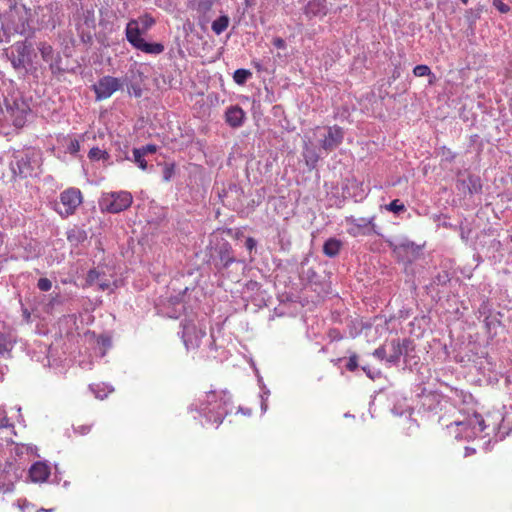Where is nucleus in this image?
I'll list each match as a JSON object with an SVG mask.
<instances>
[{
	"mask_svg": "<svg viewBox=\"0 0 512 512\" xmlns=\"http://www.w3.org/2000/svg\"><path fill=\"white\" fill-rule=\"evenodd\" d=\"M231 404V395L226 390L206 392L197 402L189 406V411H196L200 417L205 418L206 423L216 424L223 422Z\"/></svg>",
	"mask_w": 512,
	"mask_h": 512,
	"instance_id": "1",
	"label": "nucleus"
},
{
	"mask_svg": "<svg viewBox=\"0 0 512 512\" xmlns=\"http://www.w3.org/2000/svg\"><path fill=\"white\" fill-rule=\"evenodd\" d=\"M456 439L470 438L485 430V421L480 414H473L463 421H455L447 426Z\"/></svg>",
	"mask_w": 512,
	"mask_h": 512,
	"instance_id": "2",
	"label": "nucleus"
},
{
	"mask_svg": "<svg viewBox=\"0 0 512 512\" xmlns=\"http://www.w3.org/2000/svg\"><path fill=\"white\" fill-rule=\"evenodd\" d=\"M387 244L395 257L405 264L413 263L419 259L422 254V246L417 245L406 237L399 238L395 241L388 240Z\"/></svg>",
	"mask_w": 512,
	"mask_h": 512,
	"instance_id": "3",
	"label": "nucleus"
},
{
	"mask_svg": "<svg viewBox=\"0 0 512 512\" xmlns=\"http://www.w3.org/2000/svg\"><path fill=\"white\" fill-rule=\"evenodd\" d=\"M7 118H9L16 128H22L30 113L29 104L20 96H11L4 99Z\"/></svg>",
	"mask_w": 512,
	"mask_h": 512,
	"instance_id": "4",
	"label": "nucleus"
},
{
	"mask_svg": "<svg viewBox=\"0 0 512 512\" xmlns=\"http://www.w3.org/2000/svg\"><path fill=\"white\" fill-rule=\"evenodd\" d=\"M132 195L127 191L104 193L99 201L102 211L120 213L132 204Z\"/></svg>",
	"mask_w": 512,
	"mask_h": 512,
	"instance_id": "5",
	"label": "nucleus"
},
{
	"mask_svg": "<svg viewBox=\"0 0 512 512\" xmlns=\"http://www.w3.org/2000/svg\"><path fill=\"white\" fill-rule=\"evenodd\" d=\"M59 203L55 204V210L62 217H68L75 213L82 203V193L78 188H68L60 193Z\"/></svg>",
	"mask_w": 512,
	"mask_h": 512,
	"instance_id": "6",
	"label": "nucleus"
},
{
	"mask_svg": "<svg viewBox=\"0 0 512 512\" xmlns=\"http://www.w3.org/2000/svg\"><path fill=\"white\" fill-rule=\"evenodd\" d=\"M24 468L13 461H6L0 467V491L11 492L14 484L22 477Z\"/></svg>",
	"mask_w": 512,
	"mask_h": 512,
	"instance_id": "7",
	"label": "nucleus"
},
{
	"mask_svg": "<svg viewBox=\"0 0 512 512\" xmlns=\"http://www.w3.org/2000/svg\"><path fill=\"white\" fill-rule=\"evenodd\" d=\"M318 134L320 148L326 153L338 148L344 139V131L337 125L318 129Z\"/></svg>",
	"mask_w": 512,
	"mask_h": 512,
	"instance_id": "8",
	"label": "nucleus"
},
{
	"mask_svg": "<svg viewBox=\"0 0 512 512\" xmlns=\"http://www.w3.org/2000/svg\"><path fill=\"white\" fill-rule=\"evenodd\" d=\"M181 338L187 350L199 347L201 339L206 335L205 328L197 327L192 319L181 321Z\"/></svg>",
	"mask_w": 512,
	"mask_h": 512,
	"instance_id": "9",
	"label": "nucleus"
},
{
	"mask_svg": "<svg viewBox=\"0 0 512 512\" xmlns=\"http://www.w3.org/2000/svg\"><path fill=\"white\" fill-rule=\"evenodd\" d=\"M36 161L33 159V153L23 151L14 154L10 167L14 176L26 178L34 172Z\"/></svg>",
	"mask_w": 512,
	"mask_h": 512,
	"instance_id": "10",
	"label": "nucleus"
},
{
	"mask_svg": "<svg viewBox=\"0 0 512 512\" xmlns=\"http://www.w3.org/2000/svg\"><path fill=\"white\" fill-rule=\"evenodd\" d=\"M123 81L119 78L112 76H104L94 84L93 88L97 100L107 99L112 96L114 92L123 86Z\"/></svg>",
	"mask_w": 512,
	"mask_h": 512,
	"instance_id": "11",
	"label": "nucleus"
},
{
	"mask_svg": "<svg viewBox=\"0 0 512 512\" xmlns=\"http://www.w3.org/2000/svg\"><path fill=\"white\" fill-rule=\"evenodd\" d=\"M37 48L42 59L49 64V69L53 75H58L64 71L61 67L62 58L58 52L47 42H39Z\"/></svg>",
	"mask_w": 512,
	"mask_h": 512,
	"instance_id": "12",
	"label": "nucleus"
},
{
	"mask_svg": "<svg viewBox=\"0 0 512 512\" xmlns=\"http://www.w3.org/2000/svg\"><path fill=\"white\" fill-rule=\"evenodd\" d=\"M32 45L26 41H18L12 46V53L9 57L15 69H25L30 56Z\"/></svg>",
	"mask_w": 512,
	"mask_h": 512,
	"instance_id": "13",
	"label": "nucleus"
},
{
	"mask_svg": "<svg viewBox=\"0 0 512 512\" xmlns=\"http://www.w3.org/2000/svg\"><path fill=\"white\" fill-rule=\"evenodd\" d=\"M374 217L371 218H355L354 216H349L345 218V222L347 225H350L347 232L349 235L353 237H357L359 235H368L370 233V227H374L373 223Z\"/></svg>",
	"mask_w": 512,
	"mask_h": 512,
	"instance_id": "14",
	"label": "nucleus"
},
{
	"mask_svg": "<svg viewBox=\"0 0 512 512\" xmlns=\"http://www.w3.org/2000/svg\"><path fill=\"white\" fill-rule=\"evenodd\" d=\"M411 344L412 341L410 339H404L402 342L399 339H393L388 345L389 353L386 361L392 365L398 364L400 358L408 354Z\"/></svg>",
	"mask_w": 512,
	"mask_h": 512,
	"instance_id": "15",
	"label": "nucleus"
},
{
	"mask_svg": "<svg viewBox=\"0 0 512 512\" xmlns=\"http://www.w3.org/2000/svg\"><path fill=\"white\" fill-rule=\"evenodd\" d=\"M456 187L459 192L466 194H479L482 191V183L479 176L467 175L466 178H459L456 182Z\"/></svg>",
	"mask_w": 512,
	"mask_h": 512,
	"instance_id": "16",
	"label": "nucleus"
},
{
	"mask_svg": "<svg viewBox=\"0 0 512 512\" xmlns=\"http://www.w3.org/2000/svg\"><path fill=\"white\" fill-rule=\"evenodd\" d=\"M143 32L144 31L141 29L139 25V21L136 19H131L126 25V39L134 48L139 46V44L143 40V38L141 37Z\"/></svg>",
	"mask_w": 512,
	"mask_h": 512,
	"instance_id": "17",
	"label": "nucleus"
},
{
	"mask_svg": "<svg viewBox=\"0 0 512 512\" xmlns=\"http://www.w3.org/2000/svg\"><path fill=\"white\" fill-rule=\"evenodd\" d=\"M217 254L218 260L215 262V267L220 270L228 267L230 264L235 262V257L232 252V247L229 243H223L218 247Z\"/></svg>",
	"mask_w": 512,
	"mask_h": 512,
	"instance_id": "18",
	"label": "nucleus"
},
{
	"mask_svg": "<svg viewBox=\"0 0 512 512\" xmlns=\"http://www.w3.org/2000/svg\"><path fill=\"white\" fill-rule=\"evenodd\" d=\"M245 118V112L238 105L230 106L225 112V120L233 128L242 126Z\"/></svg>",
	"mask_w": 512,
	"mask_h": 512,
	"instance_id": "19",
	"label": "nucleus"
},
{
	"mask_svg": "<svg viewBox=\"0 0 512 512\" xmlns=\"http://www.w3.org/2000/svg\"><path fill=\"white\" fill-rule=\"evenodd\" d=\"M50 475V468L44 462L34 463L29 470V477L33 482H44Z\"/></svg>",
	"mask_w": 512,
	"mask_h": 512,
	"instance_id": "20",
	"label": "nucleus"
},
{
	"mask_svg": "<svg viewBox=\"0 0 512 512\" xmlns=\"http://www.w3.org/2000/svg\"><path fill=\"white\" fill-rule=\"evenodd\" d=\"M325 0H310L305 6V14L308 17H323L327 14Z\"/></svg>",
	"mask_w": 512,
	"mask_h": 512,
	"instance_id": "21",
	"label": "nucleus"
},
{
	"mask_svg": "<svg viewBox=\"0 0 512 512\" xmlns=\"http://www.w3.org/2000/svg\"><path fill=\"white\" fill-rule=\"evenodd\" d=\"M342 246L343 242L340 239L331 237L324 242L323 253L329 258H334L339 254Z\"/></svg>",
	"mask_w": 512,
	"mask_h": 512,
	"instance_id": "22",
	"label": "nucleus"
},
{
	"mask_svg": "<svg viewBox=\"0 0 512 512\" xmlns=\"http://www.w3.org/2000/svg\"><path fill=\"white\" fill-rule=\"evenodd\" d=\"M303 157L307 166L315 168L321 158V155L314 147L306 144L303 151Z\"/></svg>",
	"mask_w": 512,
	"mask_h": 512,
	"instance_id": "23",
	"label": "nucleus"
},
{
	"mask_svg": "<svg viewBox=\"0 0 512 512\" xmlns=\"http://www.w3.org/2000/svg\"><path fill=\"white\" fill-rule=\"evenodd\" d=\"M87 232L84 229L74 227L67 231V240L72 245H79L87 240Z\"/></svg>",
	"mask_w": 512,
	"mask_h": 512,
	"instance_id": "24",
	"label": "nucleus"
},
{
	"mask_svg": "<svg viewBox=\"0 0 512 512\" xmlns=\"http://www.w3.org/2000/svg\"><path fill=\"white\" fill-rule=\"evenodd\" d=\"M135 49H138L147 54L159 55L164 51L165 48L161 43H148L143 39L139 46H137Z\"/></svg>",
	"mask_w": 512,
	"mask_h": 512,
	"instance_id": "25",
	"label": "nucleus"
},
{
	"mask_svg": "<svg viewBox=\"0 0 512 512\" xmlns=\"http://www.w3.org/2000/svg\"><path fill=\"white\" fill-rule=\"evenodd\" d=\"M229 22L230 19L227 15H221L219 18L212 22V31L215 34L220 35L228 28Z\"/></svg>",
	"mask_w": 512,
	"mask_h": 512,
	"instance_id": "26",
	"label": "nucleus"
},
{
	"mask_svg": "<svg viewBox=\"0 0 512 512\" xmlns=\"http://www.w3.org/2000/svg\"><path fill=\"white\" fill-rule=\"evenodd\" d=\"M13 348V341L11 337L0 331V355H9Z\"/></svg>",
	"mask_w": 512,
	"mask_h": 512,
	"instance_id": "27",
	"label": "nucleus"
},
{
	"mask_svg": "<svg viewBox=\"0 0 512 512\" xmlns=\"http://www.w3.org/2000/svg\"><path fill=\"white\" fill-rule=\"evenodd\" d=\"M251 76V71L247 69H237L233 74V79L238 85H244Z\"/></svg>",
	"mask_w": 512,
	"mask_h": 512,
	"instance_id": "28",
	"label": "nucleus"
},
{
	"mask_svg": "<svg viewBox=\"0 0 512 512\" xmlns=\"http://www.w3.org/2000/svg\"><path fill=\"white\" fill-rule=\"evenodd\" d=\"M144 157L145 156L141 153V151L138 148L133 149V161L142 170L147 169V162L144 159Z\"/></svg>",
	"mask_w": 512,
	"mask_h": 512,
	"instance_id": "29",
	"label": "nucleus"
},
{
	"mask_svg": "<svg viewBox=\"0 0 512 512\" xmlns=\"http://www.w3.org/2000/svg\"><path fill=\"white\" fill-rule=\"evenodd\" d=\"M386 210L393 212L395 214H399L406 210L405 205L398 199L393 200L391 203L386 205Z\"/></svg>",
	"mask_w": 512,
	"mask_h": 512,
	"instance_id": "30",
	"label": "nucleus"
},
{
	"mask_svg": "<svg viewBox=\"0 0 512 512\" xmlns=\"http://www.w3.org/2000/svg\"><path fill=\"white\" fill-rule=\"evenodd\" d=\"M88 157L91 160H100V159H106L108 157V154L106 151H104L98 147H93L90 149V151L88 153Z\"/></svg>",
	"mask_w": 512,
	"mask_h": 512,
	"instance_id": "31",
	"label": "nucleus"
},
{
	"mask_svg": "<svg viewBox=\"0 0 512 512\" xmlns=\"http://www.w3.org/2000/svg\"><path fill=\"white\" fill-rule=\"evenodd\" d=\"M139 25L143 31H147L149 28H151L155 24V20L150 15L146 14L139 19Z\"/></svg>",
	"mask_w": 512,
	"mask_h": 512,
	"instance_id": "32",
	"label": "nucleus"
},
{
	"mask_svg": "<svg viewBox=\"0 0 512 512\" xmlns=\"http://www.w3.org/2000/svg\"><path fill=\"white\" fill-rule=\"evenodd\" d=\"M413 73L417 77L428 76L431 74V69L427 65H417L413 69Z\"/></svg>",
	"mask_w": 512,
	"mask_h": 512,
	"instance_id": "33",
	"label": "nucleus"
},
{
	"mask_svg": "<svg viewBox=\"0 0 512 512\" xmlns=\"http://www.w3.org/2000/svg\"><path fill=\"white\" fill-rule=\"evenodd\" d=\"M37 287L43 292H47L52 288V282L48 278H40L37 282Z\"/></svg>",
	"mask_w": 512,
	"mask_h": 512,
	"instance_id": "34",
	"label": "nucleus"
},
{
	"mask_svg": "<svg viewBox=\"0 0 512 512\" xmlns=\"http://www.w3.org/2000/svg\"><path fill=\"white\" fill-rule=\"evenodd\" d=\"M90 390L95 394L96 398L103 399L107 396L108 393L112 392L113 389H109L107 392L99 389V385H90Z\"/></svg>",
	"mask_w": 512,
	"mask_h": 512,
	"instance_id": "35",
	"label": "nucleus"
},
{
	"mask_svg": "<svg viewBox=\"0 0 512 512\" xmlns=\"http://www.w3.org/2000/svg\"><path fill=\"white\" fill-rule=\"evenodd\" d=\"M373 356L380 360H386V358L388 357L387 346L382 345L375 349V351L373 352Z\"/></svg>",
	"mask_w": 512,
	"mask_h": 512,
	"instance_id": "36",
	"label": "nucleus"
},
{
	"mask_svg": "<svg viewBox=\"0 0 512 512\" xmlns=\"http://www.w3.org/2000/svg\"><path fill=\"white\" fill-rule=\"evenodd\" d=\"M67 152L70 154H76L80 150V143L76 139H72L69 141V144L67 145Z\"/></svg>",
	"mask_w": 512,
	"mask_h": 512,
	"instance_id": "37",
	"label": "nucleus"
},
{
	"mask_svg": "<svg viewBox=\"0 0 512 512\" xmlns=\"http://www.w3.org/2000/svg\"><path fill=\"white\" fill-rule=\"evenodd\" d=\"M493 6L501 13H507L510 10V7L501 0H494Z\"/></svg>",
	"mask_w": 512,
	"mask_h": 512,
	"instance_id": "38",
	"label": "nucleus"
},
{
	"mask_svg": "<svg viewBox=\"0 0 512 512\" xmlns=\"http://www.w3.org/2000/svg\"><path fill=\"white\" fill-rule=\"evenodd\" d=\"M212 7V1L211 0H199L198 2V10L201 12H207Z\"/></svg>",
	"mask_w": 512,
	"mask_h": 512,
	"instance_id": "39",
	"label": "nucleus"
},
{
	"mask_svg": "<svg viewBox=\"0 0 512 512\" xmlns=\"http://www.w3.org/2000/svg\"><path fill=\"white\" fill-rule=\"evenodd\" d=\"M357 360H358V358H357L356 354H353V355H351L349 357V361H348V363L346 365V367H347V369L349 371H354V370L357 369V367H358V361Z\"/></svg>",
	"mask_w": 512,
	"mask_h": 512,
	"instance_id": "40",
	"label": "nucleus"
},
{
	"mask_svg": "<svg viewBox=\"0 0 512 512\" xmlns=\"http://www.w3.org/2000/svg\"><path fill=\"white\" fill-rule=\"evenodd\" d=\"M128 92L133 94L135 97H140L142 95V89L138 84L131 83L128 86Z\"/></svg>",
	"mask_w": 512,
	"mask_h": 512,
	"instance_id": "41",
	"label": "nucleus"
},
{
	"mask_svg": "<svg viewBox=\"0 0 512 512\" xmlns=\"http://www.w3.org/2000/svg\"><path fill=\"white\" fill-rule=\"evenodd\" d=\"M141 153L145 156L147 154H152V153H155L157 151V147L156 145H153V144H148L146 146H143L142 148H138Z\"/></svg>",
	"mask_w": 512,
	"mask_h": 512,
	"instance_id": "42",
	"label": "nucleus"
},
{
	"mask_svg": "<svg viewBox=\"0 0 512 512\" xmlns=\"http://www.w3.org/2000/svg\"><path fill=\"white\" fill-rule=\"evenodd\" d=\"M272 43L277 49H285L287 46L285 40L281 37H275Z\"/></svg>",
	"mask_w": 512,
	"mask_h": 512,
	"instance_id": "43",
	"label": "nucleus"
},
{
	"mask_svg": "<svg viewBox=\"0 0 512 512\" xmlns=\"http://www.w3.org/2000/svg\"><path fill=\"white\" fill-rule=\"evenodd\" d=\"M99 277V272L95 269H92L87 274V281L92 284L94 283Z\"/></svg>",
	"mask_w": 512,
	"mask_h": 512,
	"instance_id": "44",
	"label": "nucleus"
},
{
	"mask_svg": "<svg viewBox=\"0 0 512 512\" xmlns=\"http://www.w3.org/2000/svg\"><path fill=\"white\" fill-rule=\"evenodd\" d=\"M257 245V242L254 238L252 237H248L245 241V246L246 248L249 250V251H252L253 249H255Z\"/></svg>",
	"mask_w": 512,
	"mask_h": 512,
	"instance_id": "45",
	"label": "nucleus"
},
{
	"mask_svg": "<svg viewBox=\"0 0 512 512\" xmlns=\"http://www.w3.org/2000/svg\"><path fill=\"white\" fill-rule=\"evenodd\" d=\"M24 450H26L27 452H29V451L32 452L33 448L31 446L22 444L15 448V453H16V455L19 456L20 454H23Z\"/></svg>",
	"mask_w": 512,
	"mask_h": 512,
	"instance_id": "46",
	"label": "nucleus"
},
{
	"mask_svg": "<svg viewBox=\"0 0 512 512\" xmlns=\"http://www.w3.org/2000/svg\"><path fill=\"white\" fill-rule=\"evenodd\" d=\"M3 428H13V426L9 423L6 416L0 418V429Z\"/></svg>",
	"mask_w": 512,
	"mask_h": 512,
	"instance_id": "47",
	"label": "nucleus"
},
{
	"mask_svg": "<svg viewBox=\"0 0 512 512\" xmlns=\"http://www.w3.org/2000/svg\"><path fill=\"white\" fill-rule=\"evenodd\" d=\"M86 23L90 26L94 23L93 11L86 12Z\"/></svg>",
	"mask_w": 512,
	"mask_h": 512,
	"instance_id": "48",
	"label": "nucleus"
},
{
	"mask_svg": "<svg viewBox=\"0 0 512 512\" xmlns=\"http://www.w3.org/2000/svg\"><path fill=\"white\" fill-rule=\"evenodd\" d=\"M76 431L79 432L82 435H85V434H87L90 431V427L89 426H79L76 429Z\"/></svg>",
	"mask_w": 512,
	"mask_h": 512,
	"instance_id": "49",
	"label": "nucleus"
},
{
	"mask_svg": "<svg viewBox=\"0 0 512 512\" xmlns=\"http://www.w3.org/2000/svg\"><path fill=\"white\" fill-rule=\"evenodd\" d=\"M480 13H481V9H477L475 12L471 11L470 14H471L472 21H475L476 19H478L480 17Z\"/></svg>",
	"mask_w": 512,
	"mask_h": 512,
	"instance_id": "50",
	"label": "nucleus"
},
{
	"mask_svg": "<svg viewBox=\"0 0 512 512\" xmlns=\"http://www.w3.org/2000/svg\"><path fill=\"white\" fill-rule=\"evenodd\" d=\"M476 450L474 448H471V447H466L465 448V457H468V456H471L473 454H475Z\"/></svg>",
	"mask_w": 512,
	"mask_h": 512,
	"instance_id": "51",
	"label": "nucleus"
},
{
	"mask_svg": "<svg viewBox=\"0 0 512 512\" xmlns=\"http://www.w3.org/2000/svg\"><path fill=\"white\" fill-rule=\"evenodd\" d=\"M262 397V401H261V410L263 412H265L267 410V403H266V399L264 398V396H261Z\"/></svg>",
	"mask_w": 512,
	"mask_h": 512,
	"instance_id": "52",
	"label": "nucleus"
},
{
	"mask_svg": "<svg viewBox=\"0 0 512 512\" xmlns=\"http://www.w3.org/2000/svg\"><path fill=\"white\" fill-rule=\"evenodd\" d=\"M170 177H171V170L167 168V169H165V172H164V179L166 181H168L170 179Z\"/></svg>",
	"mask_w": 512,
	"mask_h": 512,
	"instance_id": "53",
	"label": "nucleus"
},
{
	"mask_svg": "<svg viewBox=\"0 0 512 512\" xmlns=\"http://www.w3.org/2000/svg\"><path fill=\"white\" fill-rule=\"evenodd\" d=\"M16 31L19 32V33H23L25 31V25L22 24L21 28H16Z\"/></svg>",
	"mask_w": 512,
	"mask_h": 512,
	"instance_id": "54",
	"label": "nucleus"
},
{
	"mask_svg": "<svg viewBox=\"0 0 512 512\" xmlns=\"http://www.w3.org/2000/svg\"><path fill=\"white\" fill-rule=\"evenodd\" d=\"M269 394H270V391H269V390H265V391L263 392V395H262V396H264V398L267 400V397H268V395H269Z\"/></svg>",
	"mask_w": 512,
	"mask_h": 512,
	"instance_id": "55",
	"label": "nucleus"
},
{
	"mask_svg": "<svg viewBox=\"0 0 512 512\" xmlns=\"http://www.w3.org/2000/svg\"><path fill=\"white\" fill-rule=\"evenodd\" d=\"M107 287H108V285H107V284H100V288H101L102 290H105Z\"/></svg>",
	"mask_w": 512,
	"mask_h": 512,
	"instance_id": "56",
	"label": "nucleus"
},
{
	"mask_svg": "<svg viewBox=\"0 0 512 512\" xmlns=\"http://www.w3.org/2000/svg\"><path fill=\"white\" fill-rule=\"evenodd\" d=\"M450 155H448V158H450V160H453L454 159V155L451 154V152H449Z\"/></svg>",
	"mask_w": 512,
	"mask_h": 512,
	"instance_id": "57",
	"label": "nucleus"
},
{
	"mask_svg": "<svg viewBox=\"0 0 512 512\" xmlns=\"http://www.w3.org/2000/svg\"><path fill=\"white\" fill-rule=\"evenodd\" d=\"M450 155H448V158H450V160H453L454 159V155L451 154V152H449Z\"/></svg>",
	"mask_w": 512,
	"mask_h": 512,
	"instance_id": "58",
	"label": "nucleus"
},
{
	"mask_svg": "<svg viewBox=\"0 0 512 512\" xmlns=\"http://www.w3.org/2000/svg\"><path fill=\"white\" fill-rule=\"evenodd\" d=\"M2 243H3V236H2V234L0 233V246L2 245Z\"/></svg>",
	"mask_w": 512,
	"mask_h": 512,
	"instance_id": "59",
	"label": "nucleus"
},
{
	"mask_svg": "<svg viewBox=\"0 0 512 512\" xmlns=\"http://www.w3.org/2000/svg\"><path fill=\"white\" fill-rule=\"evenodd\" d=\"M464 4L468 3V0H461Z\"/></svg>",
	"mask_w": 512,
	"mask_h": 512,
	"instance_id": "60",
	"label": "nucleus"
}]
</instances>
